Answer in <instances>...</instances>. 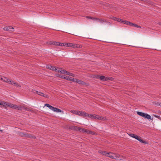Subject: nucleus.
Wrapping results in <instances>:
<instances>
[{
    "mask_svg": "<svg viewBox=\"0 0 161 161\" xmlns=\"http://www.w3.org/2000/svg\"><path fill=\"white\" fill-rule=\"evenodd\" d=\"M100 79L102 81H106L108 79L103 76H101L99 77Z\"/></svg>",
    "mask_w": 161,
    "mask_h": 161,
    "instance_id": "obj_17",
    "label": "nucleus"
},
{
    "mask_svg": "<svg viewBox=\"0 0 161 161\" xmlns=\"http://www.w3.org/2000/svg\"><path fill=\"white\" fill-rule=\"evenodd\" d=\"M9 103H10L6 102V106L8 107V105L9 104Z\"/></svg>",
    "mask_w": 161,
    "mask_h": 161,
    "instance_id": "obj_38",
    "label": "nucleus"
},
{
    "mask_svg": "<svg viewBox=\"0 0 161 161\" xmlns=\"http://www.w3.org/2000/svg\"><path fill=\"white\" fill-rule=\"evenodd\" d=\"M29 91L30 92H32L33 93H36V94H37L38 95L39 94L38 93L40 92H38V91H36L35 89H32L31 90L29 89Z\"/></svg>",
    "mask_w": 161,
    "mask_h": 161,
    "instance_id": "obj_19",
    "label": "nucleus"
},
{
    "mask_svg": "<svg viewBox=\"0 0 161 161\" xmlns=\"http://www.w3.org/2000/svg\"><path fill=\"white\" fill-rule=\"evenodd\" d=\"M69 47H78V45H75L74 44L72 43H69Z\"/></svg>",
    "mask_w": 161,
    "mask_h": 161,
    "instance_id": "obj_18",
    "label": "nucleus"
},
{
    "mask_svg": "<svg viewBox=\"0 0 161 161\" xmlns=\"http://www.w3.org/2000/svg\"><path fill=\"white\" fill-rule=\"evenodd\" d=\"M12 108L18 110H20L21 109V106H19L17 105H14L13 104Z\"/></svg>",
    "mask_w": 161,
    "mask_h": 161,
    "instance_id": "obj_13",
    "label": "nucleus"
},
{
    "mask_svg": "<svg viewBox=\"0 0 161 161\" xmlns=\"http://www.w3.org/2000/svg\"><path fill=\"white\" fill-rule=\"evenodd\" d=\"M80 131L81 132H86L87 133V130L86 129H80Z\"/></svg>",
    "mask_w": 161,
    "mask_h": 161,
    "instance_id": "obj_23",
    "label": "nucleus"
},
{
    "mask_svg": "<svg viewBox=\"0 0 161 161\" xmlns=\"http://www.w3.org/2000/svg\"><path fill=\"white\" fill-rule=\"evenodd\" d=\"M3 29L5 31H14V28L10 26L5 27L3 28Z\"/></svg>",
    "mask_w": 161,
    "mask_h": 161,
    "instance_id": "obj_5",
    "label": "nucleus"
},
{
    "mask_svg": "<svg viewBox=\"0 0 161 161\" xmlns=\"http://www.w3.org/2000/svg\"><path fill=\"white\" fill-rule=\"evenodd\" d=\"M58 46H64V43L58 42Z\"/></svg>",
    "mask_w": 161,
    "mask_h": 161,
    "instance_id": "obj_30",
    "label": "nucleus"
},
{
    "mask_svg": "<svg viewBox=\"0 0 161 161\" xmlns=\"http://www.w3.org/2000/svg\"><path fill=\"white\" fill-rule=\"evenodd\" d=\"M154 116L155 117H156V118H158V119H161V118H160V116L159 115H154Z\"/></svg>",
    "mask_w": 161,
    "mask_h": 161,
    "instance_id": "obj_35",
    "label": "nucleus"
},
{
    "mask_svg": "<svg viewBox=\"0 0 161 161\" xmlns=\"http://www.w3.org/2000/svg\"><path fill=\"white\" fill-rule=\"evenodd\" d=\"M129 135L130 137H131L134 138H135V137L136 135L133 134H130Z\"/></svg>",
    "mask_w": 161,
    "mask_h": 161,
    "instance_id": "obj_27",
    "label": "nucleus"
},
{
    "mask_svg": "<svg viewBox=\"0 0 161 161\" xmlns=\"http://www.w3.org/2000/svg\"><path fill=\"white\" fill-rule=\"evenodd\" d=\"M56 76H58V77H60L61 78H63V75H59V74L57 75H56Z\"/></svg>",
    "mask_w": 161,
    "mask_h": 161,
    "instance_id": "obj_33",
    "label": "nucleus"
},
{
    "mask_svg": "<svg viewBox=\"0 0 161 161\" xmlns=\"http://www.w3.org/2000/svg\"><path fill=\"white\" fill-rule=\"evenodd\" d=\"M58 42H55V41H50L49 42H47V44H50L51 45H58Z\"/></svg>",
    "mask_w": 161,
    "mask_h": 161,
    "instance_id": "obj_9",
    "label": "nucleus"
},
{
    "mask_svg": "<svg viewBox=\"0 0 161 161\" xmlns=\"http://www.w3.org/2000/svg\"><path fill=\"white\" fill-rule=\"evenodd\" d=\"M69 76H72V77H74L75 76V75L74 74H73V73H70Z\"/></svg>",
    "mask_w": 161,
    "mask_h": 161,
    "instance_id": "obj_37",
    "label": "nucleus"
},
{
    "mask_svg": "<svg viewBox=\"0 0 161 161\" xmlns=\"http://www.w3.org/2000/svg\"><path fill=\"white\" fill-rule=\"evenodd\" d=\"M93 132L92 131H90L89 130H87V133H89L90 134H93Z\"/></svg>",
    "mask_w": 161,
    "mask_h": 161,
    "instance_id": "obj_28",
    "label": "nucleus"
},
{
    "mask_svg": "<svg viewBox=\"0 0 161 161\" xmlns=\"http://www.w3.org/2000/svg\"><path fill=\"white\" fill-rule=\"evenodd\" d=\"M159 105L161 106V103H160L159 104Z\"/></svg>",
    "mask_w": 161,
    "mask_h": 161,
    "instance_id": "obj_41",
    "label": "nucleus"
},
{
    "mask_svg": "<svg viewBox=\"0 0 161 161\" xmlns=\"http://www.w3.org/2000/svg\"><path fill=\"white\" fill-rule=\"evenodd\" d=\"M53 111L54 112H56L57 113H59V112H62V113H63V111H62L60 109L54 108Z\"/></svg>",
    "mask_w": 161,
    "mask_h": 161,
    "instance_id": "obj_14",
    "label": "nucleus"
},
{
    "mask_svg": "<svg viewBox=\"0 0 161 161\" xmlns=\"http://www.w3.org/2000/svg\"><path fill=\"white\" fill-rule=\"evenodd\" d=\"M52 66H51V65L46 66V68L50 69V70H51V69H52Z\"/></svg>",
    "mask_w": 161,
    "mask_h": 161,
    "instance_id": "obj_29",
    "label": "nucleus"
},
{
    "mask_svg": "<svg viewBox=\"0 0 161 161\" xmlns=\"http://www.w3.org/2000/svg\"><path fill=\"white\" fill-rule=\"evenodd\" d=\"M134 138L137 139L141 142L144 143H147V142H146L143 141L142 139H141L140 137H139L136 135Z\"/></svg>",
    "mask_w": 161,
    "mask_h": 161,
    "instance_id": "obj_7",
    "label": "nucleus"
},
{
    "mask_svg": "<svg viewBox=\"0 0 161 161\" xmlns=\"http://www.w3.org/2000/svg\"><path fill=\"white\" fill-rule=\"evenodd\" d=\"M87 116L92 119L94 118L95 119H98L100 120H104L105 119L104 117H103L99 115H96L95 114L93 115L87 114Z\"/></svg>",
    "mask_w": 161,
    "mask_h": 161,
    "instance_id": "obj_2",
    "label": "nucleus"
},
{
    "mask_svg": "<svg viewBox=\"0 0 161 161\" xmlns=\"http://www.w3.org/2000/svg\"><path fill=\"white\" fill-rule=\"evenodd\" d=\"M71 112L74 114H75L77 115L78 111L73 110H72L71 111Z\"/></svg>",
    "mask_w": 161,
    "mask_h": 161,
    "instance_id": "obj_25",
    "label": "nucleus"
},
{
    "mask_svg": "<svg viewBox=\"0 0 161 161\" xmlns=\"http://www.w3.org/2000/svg\"><path fill=\"white\" fill-rule=\"evenodd\" d=\"M102 154L112 159H117L119 157V155L118 154H116L113 153H107L105 152H103Z\"/></svg>",
    "mask_w": 161,
    "mask_h": 161,
    "instance_id": "obj_1",
    "label": "nucleus"
},
{
    "mask_svg": "<svg viewBox=\"0 0 161 161\" xmlns=\"http://www.w3.org/2000/svg\"><path fill=\"white\" fill-rule=\"evenodd\" d=\"M0 131H1V132H3V130H0Z\"/></svg>",
    "mask_w": 161,
    "mask_h": 161,
    "instance_id": "obj_42",
    "label": "nucleus"
},
{
    "mask_svg": "<svg viewBox=\"0 0 161 161\" xmlns=\"http://www.w3.org/2000/svg\"><path fill=\"white\" fill-rule=\"evenodd\" d=\"M51 70L53 71H56V68L54 66H52V67L51 69Z\"/></svg>",
    "mask_w": 161,
    "mask_h": 161,
    "instance_id": "obj_31",
    "label": "nucleus"
},
{
    "mask_svg": "<svg viewBox=\"0 0 161 161\" xmlns=\"http://www.w3.org/2000/svg\"><path fill=\"white\" fill-rule=\"evenodd\" d=\"M137 113L139 115L145 118H146L147 119H151V116L147 114L139 112H137Z\"/></svg>",
    "mask_w": 161,
    "mask_h": 161,
    "instance_id": "obj_3",
    "label": "nucleus"
},
{
    "mask_svg": "<svg viewBox=\"0 0 161 161\" xmlns=\"http://www.w3.org/2000/svg\"><path fill=\"white\" fill-rule=\"evenodd\" d=\"M70 73L69 72L66 71V73L65 74H66L67 75H69H69H70Z\"/></svg>",
    "mask_w": 161,
    "mask_h": 161,
    "instance_id": "obj_36",
    "label": "nucleus"
},
{
    "mask_svg": "<svg viewBox=\"0 0 161 161\" xmlns=\"http://www.w3.org/2000/svg\"><path fill=\"white\" fill-rule=\"evenodd\" d=\"M68 45H69V43H64V46H66V47H69Z\"/></svg>",
    "mask_w": 161,
    "mask_h": 161,
    "instance_id": "obj_34",
    "label": "nucleus"
},
{
    "mask_svg": "<svg viewBox=\"0 0 161 161\" xmlns=\"http://www.w3.org/2000/svg\"><path fill=\"white\" fill-rule=\"evenodd\" d=\"M122 23H124V24H126L127 25H130L131 26L132 23L130 22H129L126 20H123L122 21Z\"/></svg>",
    "mask_w": 161,
    "mask_h": 161,
    "instance_id": "obj_16",
    "label": "nucleus"
},
{
    "mask_svg": "<svg viewBox=\"0 0 161 161\" xmlns=\"http://www.w3.org/2000/svg\"><path fill=\"white\" fill-rule=\"evenodd\" d=\"M13 105V104L10 103L8 105V107L12 108Z\"/></svg>",
    "mask_w": 161,
    "mask_h": 161,
    "instance_id": "obj_32",
    "label": "nucleus"
},
{
    "mask_svg": "<svg viewBox=\"0 0 161 161\" xmlns=\"http://www.w3.org/2000/svg\"><path fill=\"white\" fill-rule=\"evenodd\" d=\"M0 102H1V105L3 106L5 108H6V102L1 100H0Z\"/></svg>",
    "mask_w": 161,
    "mask_h": 161,
    "instance_id": "obj_21",
    "label": "nucleus"
},
{
    "mask_svg": "<svg viewBox=\"0 0 161 161\" xmlns=\"http://www.w3.org/2000/svg\"><path fill=\"white\" fill-rule=\"evenodd\" d=\"M131 26H135V27H138V28H141V27L140 26H138V25H136V24H135L132 23Z\"/></svg>",
    "mask_w": 161,
    "mask_h": 161,
    "instance_id": "obj_24",
    "label": "nucleus"
},
{
    "mask_svg": "<svg viewBox=\"0 0 161 161\" xmlns=\"http://www.w3.org/2000/svg\"><path fill=\"white\" fill-rule=\"evenodd\" d=\"M61 68H56V70L55 71H57L58 72L60 73L61 72Z\"/></svg>",
    "mask_w": 161,
    "mask_h": 161,
    "instance_id": "obj_26",
    "label": "nucleus"
},
{
    "mask_svg": "<svg viewBox=\"0 0 161 161\" xmlns=\"http://www.w3.org/2000/svg\"><path fill=\"white\" fill-rule=\"evenodd\" d=\"M67 76H63V78H63L64 79L67 80Z\"/></svg>",
    "mask_w": 161,
    "mask_h": 161,
    "instance_id": "obj_39",
    "label": "nucleus"
},
{
    "mask_svg": "<svg viewBox=\"0 0 161 161\" xmlns=\"http://www.w3.org/2000/svg\"><path fill=\"white\" fill-rule=\"evenodd\" d=\"M74 82L81 85H83L85 84V83L83 81L77 79H75Z\"/></svg>",
    "mask_w": 161,
    "mask_h": 161,
    "instance_id": "obj_12",
    "label": "nucleus"
},
{
    "mask_svg": "<svg viewBox=\"0 0 161 161\" xmlns=\"http://www.w3.org/2000/svg\"><path fill=\"white\" fill-rule=\"evenodd\" d=\"M1 105V102H0V106Z\"/></svg>",
    "mask_w": 161,
    "mask_h": 161,
    "instance_id": "obj_43",
    "label": "nucleus"
},
{
    "mask_svg": "<svg viewBox=\"0 0 161 161\" xmlns=\"http://www.w3.org/2000/svg\"><path fill=\"white\" fill-rule=\"evenodd\" d=\"M45 106L47 107L50 109L52 110V111H53V108H54V107H53L52 106L50 105L47 103L45 104Z\"/></svg>",
    "mask_w": 161,
    "mask_h": 161,
    "instance_id": "obj_15",
    "label": "nucleus"
},
{
    "mask_svg": "<svg viewBox=\"0 0 161 161\" xmlns=\"http://www.w3.org/2000/svg\"><path fill=\"white\" fill-rule=\"evenodd\" d=\"M66 73V70L63 69H61V72H60V73L64 74H65Z\"/></svg>",
    "mask_w": 161,
    "mask_h": 161,
    "instance_id": "obj_22",
    "label": "nucleus"
},
{
    "mask_svg": "<svg viewBox=\"0 0 161 161\" xmlns=\"http://www.w3.org/2000/svg\"><path fill=\"white\" fill-rule=\"evenodd\" d=\"M14 86H16L18 87H21L20 85L15 82L10 80V82H9V83Z\"/></svg>",
    "mask_w": 161,
    "mask_h": 161,
    "instance_id": "obj_4",
    "label": "nucleus"
},
{
    "mask_svg": "<svg viewBox=\"0 0 161 161\" xmlns=\"http://www.w3.org/2000/svg\"><path fill=\"white\" fill-rule=\"evenodd\" d=\"M75 80V79H74V78H73L71 77H69V76H67V80H69L71 81H72L74 82Z\"/></svg>",
    "mask_w": 161,
    "mask_h": 161,
    "instance_id": "obj_20",
    "label": "nucleus"
},
{
    "mask_svg": "<svg viewBox=\"0 0 161 161\" xmlns=\"http://www.w3.org/2000/svg\"><path fill=\"white\" fill-rule=\"evenodd\" d=\"M111 18L114 21H117L118 22H120L121 23L122 22V21H123V20L119 18H118L114 17H112Z\"/></svg>",
    "mask_w": 161,
    "mask_h": 161,
    "instance_id": "obj_10",
    "label": "nucleus"
},
{
    "mask_svg": "<svg viewBox=\"0 0 161 161\" xmlns=\"http://www.w3.org/2000/svg\"><path fill=\"white\" fill-rule=\"evenodd\" d=\"M38 93H39L38 95H39L40 96H42V97H46V98H49V96L45 94H44V93H43L42 92H40Z\"/></svg>",
    "mask_w": 161,
    "mask_h": 161,
    "instance_id": "obj_11",
    "label": "nucleus"
},
{
    "mask_svg": "<svg viewBox=\"0 0 161 161\" xmlns=\"http://www.w3.org/2000/svg\"><path fill=\"white\" fill-rule=\"evenodd\" d=\"M77 115L80 116L87 117V114L82 111H78Z\"/></svg>",
    "mask_w": 161,
    "mask_h": 161,
    "instance_id": "obj_8",
    "label": "nucleus"
},
{
    "mask_svg": "<svg viewBox=\"0 0 161 161\" xmlns=\"http://www.w3.org/2000/svg\"><path fill=\"white\" fill-rule=\"evenodd\" d=\"M86 18H89V19H92V18L91 17H88V16H86Z\"/></svg>",
    "mask_w": 161,
    "mask_h": 161,
    "instance_id": "obj_40",
    "label": "nucleus"
},
{
    "mask_svg": "<svg viewBox=\"0 0 161 161\" xmlns=\"http://www.w3.org/2000/svg\"><path fill=\"white\" fill-rule=\"evenodd\" d=\"M0 80L5 82L9 83V82H10V80L5 77H2L0 76Z\"/></svg>",
    "mask_w": 161,
    "mask_h": 161,
    "instance_id": "obj_6",
    "label": "nucleus"
}]
</instances>
